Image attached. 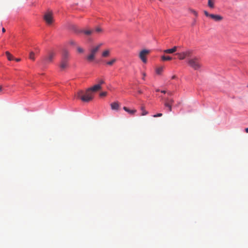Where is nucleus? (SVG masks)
Instances as JSON below:
<instances>
[{
	"instance_id": "obj_1",
	"label": "nucleus",
	"mask_w": 248,
	"mask_h": 248,
	"mask_svg": "<svg viewBox=\"0 0 248 248\" xmlns=\"http://www.w3.org/2000/svg\"><path fill=\"white\" fill-rule=\"evenodd\" d=\"M78 98L81 99L82 101L88 102L91 101L93 99V94L88 89L85 92L82 91H79L77 94Z\"/></svg>"
},
{
	"instance_id": "obj_2",
	"label": "nucleus",
	"mask_w": 248,
	"mask_h": 248,
	"mask_svg": "<svg viewBox=\"0 0 248 248\" xmlns=\"http://www.w3.org/2000/svg\"><path fill=\"white\" fill-rule=\"evenodd\" d=\"M187 62L189 65L194 70H198L201 67L200 59L196 57L189 59Z\"/></svg>"
},
{
	"instance_id": "obj_3",
	"label": "nucleus",
	"mask_w": 248,
	"mask_h": 248,
	"mask_svg": "<svg viewBox=\"0 0 248 248\" xmlns=\"http://www.w3.org/2000/svg\"><path fill=\"white\" fill-rule=\"evenodd\" d=\"M103 45L102 43L98 44L97 46L93 47L90 50L89 55L87 57V59L90 62L93 61L95 58V55L99 51V48Z\"/></svg>"
},
{
	"instance_id": "obj_4",
	"label": "nucleus",
	"mask_w": 248,
	"mask_h": 248,
	"mask_svg": "<svg viewBox=\"0 0 248 248\" xmlns=\"http://www.w3.org/2000/svg\"><path fill=\"white\" fill-rule=\"evenodd\" d=\"M55 55V53L53 51H49L47 54L42 60V62L44 64L51 62Z\"/></svg>"
},
{
	"instance_id": "obj_5",
	"label": "nucleus",
	"mask_w": 248,
	"mask_h": 248,
	"mask_svg": "<svg viewBox=\"0 0 248 248\" xmlns=\"http://www.w3.org/2000/svg\"><path fill=\"white\" fill-rule=\"evenodd\" d=\"M192 51L191 50H187L185 51L177 53L176 55L178 56V58L179 60H182L187 57H190L191 56Z\"/></svg>"
},
{
	"instance_id": "obj_6",
	"label": "nucleus",
	"mask_w": 248,
	"mask_h": 248,
	"mask_svg": "<svg viewBox=\"0 0 248 248\" xmlns=\"http://www.w3.org/2000/svg\"><path fill=\"white\" fill-rule=\"evenodd\" d=\"M44 18L47 24H51L53 21L52 12L49 11L46 13L44 15Z\"/></svg>"
},
{
	"instance_id": "obj_7",
	"label": "nucleus",
	"mask_w": 248,
	"mask_h": 248,
	"mask_svg": "<svg viewBox=\"0 0 248 248\" xmlns=\"http://www.w3.org/2000/svg\"><path fill=\"white\" fill-rule=\"evenodd\" d=\"M150 53V51L146 49L141 50L139 54V57L144 63L147 62L146 57Z\"/></svg>"
},
{
	"instance_id": "obj_8",
	"label": "nucleus",
	"mask_w": 248,
	"mask_h": 248,
	"mask_svg": "<svg viewBox=\"0 0 248 248\" xmlns=\"http://www.w3.org/2000/svg\"><path fill=\"white\" fill-rule=\"evenodd\" d=\"M210 18L212 19L216 22H220L223 20V17L219 15L212 14Z\"/></svg>"
},
{
	"instance_id": "obj_9",
	"label": "nucleus",
	"mask_w": 248,
	"mask_h": 248,
	"mask_svg": "<svg viewBox=\"0 0 248 248\" xmlns=\"http://www.w3.org/2000/svg\"><path fill=\"white\" fill-rule=\"evenodd\" d=\"M68 61L67 60H62L60 65L62 70H64L68 66Z\"/></svg>"
},
{
	"instance_id": "obj_10",
	"label": "nucleus",
	"mask_w": 248,
	"mask_h": 248,
	"mask_svg": "<svg viewBox=\"0 0 248 248\" xmlns=\"http://www.w3.org/2000/svg\"><path fill=\"white\" fill-rule=\"evenodd\" d=\"M178 46H174L173 48L170 49H167L164 50V52L167 54H171L176 52L177 50Z\"/></svg>"
},
{
	"instance_id": "obj_11",
	"label": "nucleus",
	"mask_w": 248,
	"mask_h": 248,
	"mask_svg": "<svg viewBox=\"0 0 248 248\" xmlns=\"http://www.w3.org/2000/svg\"><path fill=\"white\" fill-rule=\"evenodd\" d=\"M111 108L112 110H118L120 108V105L118 102H115L110 104Z\"/></svg>"
},
{
	"instance_id": "obj_12",
	"label": "nucleus",
	"mask_w": 248,
	"mask_h": 248,
	"mask_svg": "<svg viewBox=\"0 0 248 248\" xmlns=\"http://www.w3.org/2000/svg\"><path fill=\"white\" fill-rule=\"evenodd\" d=\"M75 32L77 33H84L86 35H90L93 33V31L92 30H77L75 29Z\"/></svg>"
},
{
	"instance_id": "obj_13",
	"label": "nucleus",
	"mask_w": 248,
	"mask_h": 248,
	"mask_svg": "<svg viewBox=\"0 0 248 248\" xmlns=\"http://www.w3.org/2000/svg\"><path fill=\"white\" fill-rule=\"evenodd\" d=\"M89 89L91 92H96L101 89V86H100V84H96L92 87L89 88Z\"/></svg>"
},
{
	"instance_id": "obj_14",
	"label": "nucleus",
	"mask_w": 248,
	"mask_h": 248,
	"mask_svg": "<svg viewBox=\"0 0 248 248\" xmlns=\"http://www.w3.org/2000/svg\"><path fill=\"white\" fill-rule=\"evenodd\" d=\"M69 56V52L66 50H63L62 51V60L68 61Z\"/></svg>"
},
{
	"instance_id": "obj_15",
	"label": "nucleus",
	"mask_w": 248,
	"mask_h": 248,
	"mask_svg": "<svg viewBox=\"0 0 248 248\" xmlns=\"http://www.w3.org/2000/svg\"><path fill=\"white\" fill-rule=\"evenodd\" d=\"M123 109L131 115H134L137 112L136 109H130L129 108L126 107H124L123 108Z\"/></svg>"
},
{
	"instance_id": "obj_16",
	"label": "nucleus",
	"mask_w": 248,
	"mask_h": 248,
	"mask_svg": "<svg viewBox=\"0 0 248 248\" xmlns=\"http://www.w3.org/2000/svg\"><path fill=\"white\" fill-rule=\"evenodd\" d=\"M215 0H208V6L211 9H213L215 7Z\"/></svg>"
},
{
	"instance_id": "obj_17",
	"label": "nucleus",
	"mask_w": 248,
	"mask_h": 248,
	"mask_svg": "<svg viewBox=\"0 0 248 248\" xmlns=\"http://www.w3.org/2000/svg\"><path fill=\"white\" fill-rule=\"evenodd\" d=\"M5 54L7 56V59L9 61H12L14 60L13 56L11 54L9 51H6Z\"/></svg>"
},
{
	"instance_id": "obj_18",
	"label": "nucleus",
	"mask_w": 248,
	"mask_h": 248,
	"mask_svg": "<svg viewBox=\"0 0 248 248\" xmlns=\"http://www.w3.org/2000/svg\"><path fill=\"white\" fill-rule=\"evenodd\" d=\"M110 54V51L108 49L104 51L102 53V56L103 57H108Z\"/></svg>"
},
{
	"instance_id": "obj_19",
	"label": "nucleus",
	"mask_w": 248,
	"mask_h": 248,
	"mask_svg": "<svg viewBox=\"0 0 248 248\" xmlns=\"http://www.w3.org/2000/svg\"><path fill=\"white\" fill-rule=\"evenodd\" d=\"M161 59L162 61H170L172 60V58L170 56H162L161 57Z\"/></svg>"
},
{
	"instance_id": "obj_20",
	"label": "nucleus",
	"mask_w": 248,
	"mask_h": 248,
	"mask_svg": "<svg viewBox=\"0 0 248 248\" xmlns=\"http://www.w3.org/2000/svg\"><path fill=\"white\" fill-rule=\"evenodd\" d=\"M163 71V67H160L156 69V73L157 74L160 75Z\"/></svg>"
},
{
	"instance_id": "obj_21",
	"label": "nucleus",
	"mask_w": 248,
	"mask_h": 248,
	"mask_svg": "<svg viewBox=\"0 0 248 248\" xmlns=\"http://www.w3.org/2000/svg\"><path fill=\"white\" fill-rule=\"evenodd\" d=\"M164 106L168 108L169 111H172V106L169 103H165Z\"/></svg>"
},
{
	"instance_id": "obj_22",
	"label": "nucleus",
	"mask_w": 248,
	"mask_h": 248,
	"mask_svg": "<svg viewBox=\"0 0 248 248\" xmlns=\"http://www.w3.org/2000/svg\"><path fill=\"white\" fill-rule=\"evenodd\" d=\"M141 110H142L141 115L142 116L146 115L148 113V111L145 109V107L144 106H142L141 107Z\"/></svg>"
},
{
	"instance_id": "obj_23",
	"label": "nucleus",
	"mask_w": 248,
	"mask_h": 248,
	"mask_svg": "<svg viewBox=\"0 0 248 248\" xmlns=\"http://www.w3.org/2000/svg\"><path fill=\"white\" fill-rule=\"evenodd\" d=\"M116 61V59H113L111 61H108L107 62V64L108 65H112Z\"/></svg>"
},
{
	"instance_id": "obj_24",
	"label": "nucleus",
	"mask_w": 248,
	"mask_h": 248,
	"mask_svg": "<svg viewBox=\"0 0 248 248\" xmlns=\"http://www.w3.org/2000/svg\"><path fill=\"white\" fill-rule=\"evenodd\" d=\"M166 102L165 103H169L172 106V104L174 103V100L173 99L166 98L165 99Z\"/></svg>"
},
{
	"instance_id": "obj_25",
	"label": "nucleus",
	"mask_w": 248,
	"mask_h": 248,
	"mask_svg": "<svg viewBox=\"0 0 248 248\" xmlns=\"http://www.w3.org/2000/svg\"><path fill=\"white\" fill-rule=\"evenodd\" d=\"M30 59L34 61L35 60L34 53L33 52H31L30 54Z\"/></svg>"
},
{
	"instance_id": "obj_26",
	"label": "nucleus",
	"mask_w": 248,
	"mask_h": 248,
	"mask_svg": "<svg viewBox=\"0 0 248 248\" xmlns=\"http://www.w3.org/2000/svg\"><path fill=\"white\" fill-rule=\"evenodd\" d=\"M204 15L207 16V17H209L210 18L212 14H209L208 12H207L206 11H204Z\"/></svg>"
},
{
	"instance_id": "obj_27",
	"label": "nucleus",
	"mask_w": 248,
	"mask_h": 248,
	"mask_svg": "<svg viewBox=\"0 0 248 248\" xmlns=\"http://www.w3.org/2000/svg\"><path fill=\"white\" fill-rule=\"evenodd\" d=\"M77 50L79 53H83L84 52V50L80 47H78Z\"/></svg>"
},
{
	"instance_id": "obj_28",
	"label": "nucleus",
	"mask_w": 248,
	"mask_h": 248,
	"mask_svg": "<svg viewBox=\"0 0 248 248\" xmlns=\"http://www.w3.org/2000/svg\"><path fill=\"white\" fill-rule=\"evenodd\" d=\"M97 82L98 83L97 84H100V86L104 83V81L103 79H98L97 80Z\"/></svg>"
},
{
	"instance_id": "obj_29",
	"label": "nucleus",
	"mask_w": 248,
	"mask_h": 248,
	"mask_svg": "<svg viewBox=\"0 0 248 248\" xmlns=\"http://www.w3.org/2000/svg\"><path fill=\"white\" fill-rule=\"evenodd\" d=\"M162 116V113H159L156 114L154 115L153 117L155 118V117H161Z\"/></svg>"
},
{
	"instance_id": "obj_30",
	"label": "nucleus",
	"mask_w": 248,
	"mask_h": 248,
	"mask_svg": "<svg viewBox=\"0 0 248 248\" xmlns=\"http://www.w3.org/2000/svg\"><path fill=\"white\" fill-rule=\"evenodd\" d=\"M95 31L97 32H100L102 31V30L101 28H99V27H97L95 29Z\"/></svg>"
},
{
	"instance_id": "obj_31",
	"label": "nucleus",
	"mask_w": 248,
	"mask_h": 248,
	"mask_svg": "<svg viewBox=\"0 0 248 248\" xmlns=\"http://www.w3.org/2000/svg\"><path fill=\"white\" fill-rule=\"evenodd\" d=\"M107 92H102L101 93H100V95L101 96H105L107 95Z\"/></svg>"
},
{
	"instance_id": "obj_32",
	"label": "nucleus",
	"mask_w": 248,
	"mask_h": 248,
	"mask_svg": "<svg viewBox=\"0 0 248 248\" xmlns=\"http://www.w3.org/2000/svg\"><path fill=\"white\" fill-rule=\"evenodd\" d=\"M191 12L196 16H197L198 14V13L194 10H191Z\"/></svg>"
},
{
	"instance_id": "obj_33",
	"label": "nucleus",
	"mask_w": 248,
	"mask_h": 248,
	"mask_svg": "<svg viewBox=\"0 0 248 248\" xmlns=\"http://www.w3.org/2000/svg\"><path fill=\"white\" fill-rule=\"evenodd\" d=\"M69 43H70V45H76V42L74 41H73V40H71L69 42Z\"/></svg>"
},
{
	"instance_id": "obj_34",
	"label": "nucleus",
	"mask_w": 248,
	"mask_h": 248,
	"mask_svg": "<svg viewBox=\"0 0 248 248\" xmlns=\"http://www.w3.org/2000/svg\"><path fill=\"white\" fill-rule=\"evenodd\" d=\"M142 76H143L142 79L143 80H145V77H146L145 73H142Z\"/></svg>"
},
{
	"instance_id": "obj_35",
	"label": "nucleus",
	"mask_w": 248,
	"mask_h": 248,
	"mask_svg": "<svg viewBox=\"0 0 248 248\" xmlns=\"http://www.w3.org/2000/svg\"><path fill=\"white\" fill-rule=\"evenodd\" d=\"M15 61H16V62H19V61H20V59H19V58L16 59H15Z\"/></svg>"
},
{
	"instance_id": "obj_36",
	"label": "nucleus",
	"mask_w": 248,
	"mask_h": 248,
	"mask_svg": "<svg viewBox=\"0 0 248 248\" xmlns=\"http://www.w3.org/2000/svg\"><path fill=\"white\" fill-rule=\"evenodd\" d=\"M176 78V76L174 75L171 77V79H175Z\"/></svg>"
},
{
	"instance_id": "obj_37",
	"label": "nucleus",
	"mask_w": 248,
	"mask_h": 248,
	"mask_svg": "<svg viewBox=\"0 0 248 248\" xmlns=\"http://www.w3.org/2000/svg\"><path fill=\"white\" fill-rule=\"evenodd\" d=\"M2 32H5V29L4 28H3L2 29Z\"/></svg>"
},
{
	"instance_id": "obj_38",
	"label": "nucleus",
	"mask_w": 248,
	"mask_h": 248,
	"mask_svg": "<svg viewBox=\"0 0 248 248\" xmlns=\"http://www.w3.org/2000/svg\"><path fill=\"white\" fill-rule=\"evenodd\" d=\"M2 90V87L1 86H0V92H1Z\"/></svg>"
},
{
	"instance_id": "obj_39",
	"label": "nucleus",
	"mask_w": 248,
	"mask_h": 248,
	"mask_svg": "<svg viewBox=\"0 0 248 248\" xmlns=\"http://www.w3.org/2000/svg\"><path fill=\"white\" fill-rule=\"evenodd\" d=\"M161 93H166V92L164 90L161 91Z\"/></svg>"
},
{
	"instance_id": "obj_40",
	"label": "nucleus",
	"mask_w": 248,
	"mask_h": 248,
	"mask_svg": "<svg viewBox=\"0 0 248 248\" xmlns=\"http://www.w3.org/2000/svg\"><path fill=\"white\" fill-rule=\"evenodd\" d=\"M245 131H246V132L248 133V128H246L245 129Z\"/></svg>"
},
{
	"instance_id": "obj_41",
	"label": "nucleus",
	"mask_w": 248,
	"mask_h": 248,
	"mask_svg": "<svg viewBox=\"0 0 248 248\" xmlns=\"http://www.w3.org/2000/svg\"><path fill=\"white\" fill-rule=\"evenodd\" d=\"M138 93H142V92H141V90H139V91H138Z\"/></svg>"
},
{
	"instance_id": "obj_42",
	"label": "nucleus",
	"mask_w": 248,
	"mask_h": 248,
	"mask_svg": "<svg viewBox=\"0 0 248 248\" xmlns=\"http://www.w3.org/2000/svg\"><path fill=\"white\" fill-rule=\"evenodd\" d=\"M156 92H159V89H157V90H156Z\"/></svg>"
},
{
	"instance_id": "obj_43",
	"label": "nucleus",
	"mask_w": 248,
	"mask_h": 248,
	"mask_svg": "<svg viewBox=\"0 0 248 248\" xmlns=\"http://www.w3.org/2000/svg\"><path fill=\"white\" fill-rule=\"evenodd\" d=\"M179 104H180V103H179L178 104V105H177V106H178V105H179Z\"/></svg>"
},
{
	"instance_id": "obj_44",
	"label": "nucleus",
	"mask_w": 248,
	"mask_h": 248,
	"mask_svg": "<svg viewBox=\"0 0 248 248\" xmlns=\"http://www.w3.org/2000/svg\"><path fill=\"white\" fill-rule=\"evenodd\" d=\"M169 93V94H170H170H171V93Z\"/></svg>"
}]
</instances>
